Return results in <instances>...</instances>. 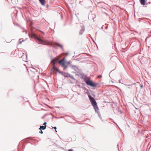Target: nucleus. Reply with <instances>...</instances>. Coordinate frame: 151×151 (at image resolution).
Here are the masks:
<instances>
[{
  "mask_svg": "<svg viewBox=\"0 0 151 151\" xmlns=\"http://www.w3.org/2000/svg\"><path fill=\"white\" fill-rule=\"evenodd\" d=\"M46 124L47 123L46 122H45L43 123V125H44V126H46Z\"/></svg>",
  "mask_w": 151,
  "mask_h": 151,
  "instance_id": "20",
  "label": "nucleus"
},
{
  "mask_svg": "<svg viewBox=\"0 0 151 151\" xmlns=\"http://www.w3.org/2000/svg\"><path fill=\"white\" fill-rule=\"evenodd\" d=\"M39 1L42 5H45V0H39Z\"/></svg>",
  "mask_w": 151,
  "mask_h": 151,
  "instance_id": "9",
  "label": "nucleus"
},
{
  "mask_svg": "<svg viewBox=\"0 0 151 151\" xmlns=\"http://www.w3.org/2000/svg\"><path fill=\"white\" fill-rule=\"evenodd\" d=\"M149 3L150 4V2H149Z\"/></svg>",
  "mask_w": 151,
  "mask_h": 151,
  "instance_id": "27",
  "label": "nucleus"
},
{
  "mask_svg": "<svg viewBox=\"0 0 151 151\" xmlns=\"http://www.w3.org/2000/svg\"><path fill=\"white\" fill-rule=\"evenodd\" d=\"M56 45L58 46L61 47V48H63V46L62 45H60L58 43H56Z\"/></svg>",
  "mask_w": 151,
  "mask_h": 151,
  "instance_id": "17",
  "label": "nucleus"
},
{
  "mask_svg": "<svg viewBox=\"0 0 151 151\" xmlns=\"http://www.w3.org/2000/svg\"><path fill=\"white\" fill-rule=\"evenodd\" d=\"M56 62V60H53V59L51 61V62L53 65H55Z\"/></svg>",
  "mask_w": 151,
  "mask_h": 151,
  "instance_id": "12",
  "label": "nucleus"
},
{
  "mask_svg": "<svg viewBox=\"0 0 151 151\" xmlns=\"http://www.w3.org/2000/svg\"><path fill=\"white\" fill-rule=\"evenodd\" d=\"M25 59H24V56H22V58L23 60L24 61H26V60H27V56L26 55L25 56Z\"/></svg>",
  "mask_w": 151,
  "mask_h": 151,
  "instance_id": "14",
  "label": "nucleus"
},
{
  "mask_svg": "<svg viewBox=\"0 0 151 151\" xmlns=\"http://www.w3.org/2000/svg\"><path fill=\"white\" fill-rule=\"evenodd\" d=\"M58 62L60 64L62 67L64 68V69L67 68V66L65 64V60L64 58H63L62 59L58 60Z\"/></svg>",
  "mask_w": 151,
  "mask_h": 151,
  "instance_id": "4",
  "label": "nucleus"
},
{
  "mask_svg": "<svg viewBox=\"0 0 151 151\" xmlns=\"http://www.w3.org/2000/svg\"><path fill=\"white\" fill-rule=\"evenodd\" d=\"M71 66H72V68L75 71L77 72L78 71V69L76 65H71Z\"/></svg>",
  "mask_w": 151,
  "mask_h": 151,
  "instance_id": "7",
  "label": "nucleus"
},
{
  "mask_svg": "<svg viewBox=\"0 0 151 151\" xmlns=\"http://www.w3.org/2000/svg\"><path fill=\"white\" fill-rule=\"evenodd\" d=\"M141 4L143 5H147V4H146V2L147 0H139Z\"/></svg>",
  "mask_w": 151,
  "mask_h": 151,
  "instance_id": "5",
  "label": "nucleus"
},
{
  "mask_svg": "<svg viewBox=\"0 0 151 151\" xmlns=\"http://www.w3.org/2000/svg\"><path fill=\"white\" fill-rule=\"evenodd\" d=\"M39 129H40V131L39 132L41 134L43 133V132L42 131V130L41 129V128H39Z\"/></svg>",
  "mask_w": 151,
  "mask_h": 151,
  "instance_id": "19",
  "label": "nucleus"
},
{
  "mask_svg": "<svg viewBox=\"0 0 151 151\" xmlns=\"http://www.w3.org/2000/svg\"><path fill=\"white\" fill-rule=\"evenodd\" d=\"M40 127L41 129H42L43 130H44L45 129V128H46V126H40Z\"/></svg>",
  "mask_w": 151,
  "mask_h": 151,
  "instance_id": "15",
  "label": "nucleus"
},
{
  "mask_svg": "<svg viewBox=\"0 0 151 151\" xmlns=\"http://www.w3.org/2000/svg\"><path fill=\"white\" fill-rule=\"evenodd\" d=\"M84 30L85 27L84 26H83L79 31L80 35H82L83 32L84 31Z\"/></svg>",
  "mask_w": 151,
  "mask_h": 151,
  "instance_id": "6",
  "label": "nucleus"
},
{
  "mask_svg": "<svg viewBox=\"0 0 151 151\" xmlns=\"http://www.w3.org/2000/svg\"><path fill=\"white\" fill-rule=\"evenodd\" d=\"M85 82L88 85L94 87H96L98 85L97 83H94L91 80H86L85 81Z\"/></svg>",
  "mask_w": 151,
  "mask_h": 151,
  "instance_id": "3",
  "label": "nucleus"
},
{
  "mask_svg": "<svg viewBox=\"0 0 151 151\" xmlns=\"http://www.w3.org/2000/svg\"><path fill=\"white\" fill-rule=\"evenodd\" d=\"M52 70H56L58 71V69L57 68H56L55 65H53V66L52 67V68L51 69Z\"/></svg>",
  "mask_w": 151,
  "mask_h": 151,
  "instance_id": "13",
  "label": "nucleus"
},
{
  "mask_svg": "<svg viewBox=\"0 0 151 151\" xmlns=\"http://www.w3.org/2000/svg\"><path fill=\"white\" fill-rule=\"evenodd\" d=\"M88 97L92 105L93 106L95 110V111L97 112L99 108L94 98L92 97L90 95H88Z\"/></svg>",
  "mask_w": 151,
  "mask_h": 151,
  "instance_id": "1",
  "label": "nucleus"
},
{
  "mask_svg": "<svg viewBox=\"0 0 151 151\" xmlns=\"http://www.w3.org/2000/svg\"><path fill=\"white\" fill-rule=\"evenodd\" d=\"M96 33H97V32H96Z\"/></svg>",
  "mask_w": 151,
  "mask_h": 151,
  "instance_id": "26",
  "label": "nucleus"
},
{
  "mask_svg": "<svg viewBox=\"0 0 151 151\" xmlns=\"http://www.w3.org/2000/svg\"><path fill=\"white\" fill-rule=\"evenodd\" d=\"M67 74L68 75V77H69L74 80H75V79L74 78L73 76L68 73H67Z\"/></svg>",
  "mask_w": 151,
  "mask_h": 151,
  "instance_id": "8",
  "label": "nucleus"
},
{
  "mask_svg": "<svg viewBox=\"0 0 151 151\" xmlns=\"http://www.w3.org/2000/svg\"><path fill=\"white\" fill-rule=\"evenodd\" d=\"M140 87H142V85H141Z\"/></svg>",
  "mask_w": 151,
  "mask_h": 151,
  "instance_id": "25",
  "label": "nucleus"
},
{
  "mask_svg": "<svg viewBox=\"0 0 151 151\" xmlns=\"http://www.w3.org/2000/svg\"><path fill=\"white\" fill-rule=\"evenodd\" d=\"M64 76L65 77H68V75H67V76H66V75H64Z\"/></svg>",
  "mask_w": 151,
  "mask_h": 151,
  "instance_id": "23",
  "label": "nucleus"
},
{
  "mask_svg": "<svg viewBox=\"0 0 151 151\" xmlns=\"http://www.w3.org/2000/svg\"><path fill=\"white\" fill-rule=\"evenodd\" d=\"M11 1L13 4H17L18 2V0H11Z\"/></svg>",
  "mask_w": 151,
  "mask_h": 151,
  "instance_id": "10",
  "label": "nucleus"
},
{
  "mask_svg": "<svg viewBox=\"0 0 151 151\" xmlns=\"http://www.w3.org/2000/svg\"><path fill=\"white\" fill-rule=\"evenodd\" d=\"M120 81H121V80H119V83H121L120 82Z\"/></svg>",
  "mask_w": 151,
  "mask_h": 151,
  "instance_id": "24",
  "label": "nucleus"
},
{
  "mask_svg": "<svg viewBox=\"0 0 151 151\" xmlns=\"http://www.w3.org/2000/svg\"><path fill=\"white\" fill-rule=\"evenodd\" d=\"M52 127V128H54V129H55V130H56V129H57V127ZM55 132H57V130H55Z\"/></svg>",
  "mask_w": 151,
  "mask_h": 151,
  "instance_id": "18",
  "label": "nucleus"
},
{
  "mask_svg": "<svg viewBox=\"0 0 151 151\" xmlns=\"http://www.w3.org/2000/svg\"><path fill=\"white\" fill-rule=\"evenodd\" d=\"M23 40H22V39H20L19 40V44H22V42L23 41Z\"/></svg>",
  "mask_w": 151,
  "mask_h": 151,
  "instance_id": "16",
  "label": "nucleus"
},
{
  "mask_svg": "<svg viewBox=\"0 0 151 151\" xmlns=\"http://www.w3.org/2000/svg\"><path fill=\"white\" fill-rule=\"evenodd\" d=\"M102 77L101 76V75H99L98 76V78H101Z\"/></svg>",
  "mask_w": 151,
  "mask_h": 151,
  "instance_id": "21",
  "label": "nucleus"
},
{
  "mask_svg": "<svg viewBox=\"0 0 151 151\" xmlns=\"http://www.w3.org/2000/svg\"><path fill=\"white\" fill-rule=\"evenodd\" d=\"M30 37L32 38L34 37L36 40H37L39 42V43L40 44H42V42H45V41L41 38L40 36H37L34 33H32L30 36Z\"/></svg>",
  "mask_w": 151,
  "mask_h": 151,
  "instance_id": "2",
  "label": "nucleus"
},
{
  "mask_svg": "<svg viewBox=\"0 0 151 151\" xmlns=\"http://www.w3.org/2000/svg\"><path fill=\"white\" fill-rule=\"evenodd\" d=\"M68 151H73L72 149H69V150H68Z\"/></svg>",
  "mask_w": 151,
  "mask_h": 151,
  "instance_id": "22",
  "label": "nucleus"
},
{
  "mask_svg": "<svg viewBox=\"0 0 151 151\" xmlns=\"http://www.w3.org/2000/svg\"><path fill=\"white\" fill-rule=\"evenodd\" d=\"M96 113H97L98 115V116H99V117L100 118V119L102 121V117L101 116V115H100V114L99 111V109H98V111L97 112H96Z\"/></svg>",
  "mask_w": 151,
  "mask_h": 151,
  "instance_id": "11",
  "label": "nucleus"
}]
</instances>
